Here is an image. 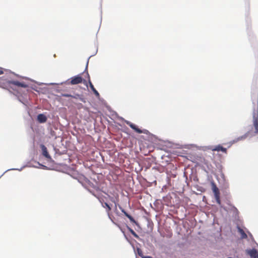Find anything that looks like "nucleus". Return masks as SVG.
Returning <instances> with one entry per match:
<instances>
[{"mask_svg":"<svg viewBox=\"0 0 258 258\" xmlns=\"http://www.w3.org/2000/svg\"><path fill=\"white\" fill-rule=\"evenodd\" d=\"M248 135H249L248 132L245 133L244 135L240 136V137L236 138V139L232 141V143L233 144V143H236L239 141L245 140L248 137Z\"/></svg>","mask_w":258,"mask_h":258,"instance_id":"obj_13","label":"nucleus"},{"mask_svg":"<svg viewBox=\"0 0 258 258\" xmlns=\"http://www.w3.org/2000/svg\"><path fill=\"white\" fill-rule=\"evenodd\" d=\"M205 164H206V165H207V163L205 162Z\"/></svg>","mask_w":258,"mask_h":258,"instance_id":"obj_20","label":"nucleus"},{"mask_svg":"<svg viewBox=\"0 0 258 258\" xmlns=\"http://www.w3.org/2000/svg\"><path fill=\"white\" fill-rule=\"evenodd\" d=\"M127 228L128 230L131 232V233L136 238H139V236L138 234L130 227L127 226Z\"/></svg>","mask_w":258,"mask_h":258,"instance_id":"obj_15","label":"nucleus"},{"mask_svg":"<svg viewBox=\"0 0 258 258\" xmlns=\"http://www.w3.org/2000/svg\"><path fill=\"white\" fill-rule=\"evenodd\" d=\"M211 149L213 151H222L224 153L227 152V149L225 148H223L220 145L215 146L214 147H211Z\"/></svg>","mask_w":258,"mask_h":258,"instance_id":"obj_8","label":"nucleus"},{"mask_svg":"<svg viewBox=\"0 0 258 258\" xmlns=\"http://www.w3.org/2000/svg\"><path fill=\"white\" fill-rule=\"evenodd\" d=\"M119 209L121 210V211L124 214V215L127 217L130 220V221L131 222H133L134 223H135L136 224H137L136 221H135V220L133 218V217L132 216H131L130 215L128 214L125 211V210L122 209L121 207L119 206Z\"/></svg>","mask_w":258,"mask_h":258,"instance_id":"obj_11","label":"nucleus"},{"mask_svg":"<svg viewBox=\"0 0 258 258\" xmlns=\"http://www.w3.org/2000/svg\"><path fill=\"white\" fill-rule=\"evenodd\" d=\"M137 252H138V255L141 256L142 258H143V257L144 256V255H143V252L142 251V250L140 248H138L137 249Z\"/></svg>","mask_w":258,"mask_h":258,"instance_id":"obj_17","label":"nucleus"},{"mask_svg":"<svg viewBox=\"0 0 258 258\" xmlns=\"http://www.w3.org/2000/svg\"><path fill=\"white\" fill-rule=\"evenodd\" d=\"M238 231L241 234V236L242 238H246L247 237V235L243 230V229H241L240 228H238Z\"/></svg>","mask_w":258,"mask_h":258,"instance_id":"obj_16","label":"nucleus"},{"mask_svg":"<svg viewBox=\"0 0 258 258\" xmlns=\"http://www.w3.org/2000/svg\"><path fill=\"white\" fill-rule=\"evenodd\" d=\"M102 206L103 208H105L107 209L106 211L108 214V217L110 218V212L111 210L110 206L107 203H102Z\"/></svg>","mask_w":258,"mask_h":258,"instance_id":"obj_14","label":"nucleus"},{"mask_svg":"<svg viewBox=\"0 0 258 258\" xmlns=\"http://www.w3.org/2000/svg\"><path fill=\"white\" fill-rule=\"evenodd\" d=\"M61 96L65 97H72L76 99H79L80 101L84 103H86V99L84 97L83 95L81 94H75V95H72L70 94L62 93L61 94Z\"/></svg>","mask_w":258,"mask_h":258,"instance_id":"obj_4","label":"nucleus"},{"mask_svg":"<svg viewBox=\"0 0 258 258\" xmlns=\"http://www.w3.org/2000/svg\"><path fill=\"white\" fill-rule=\"evenodd\" d=\"M253 124L255 128V133L258 135V106L253 111Z\"/></svg>","mask_w":258,"mask_h":258,"instance_id":"obj_2","label":"nucleus"},{"mask_svg":"<svg viewBox=\"0 0 258 258\" xmlns=\"http://www.w3.org/2000/svg\"><path fill=\"white\" fill-rule=\"evenodd\" d=\"M143 258H152L150 256H144Z\"/></svg>","mask_w":258,"mask_h":258,"instance_id":"obj_19","label":"nucleus"},{"mask_svg":"<svg viewBox=\"0 0 258 258\" xmlns=\"http://www.w3.org/2000/svg\"><path fill=\"white\" fill-rule=\"evenodd\" d=\"M251 258H258V252L255 249L249 250L247 251Z\"/></svg>","mask_w":258,"mask_h":258,"instance_id":"obj_9","label":"nucleus"},{"mask_svg":"<svg viewBox=\"0 0 258 258\" xmlns=\"http://www.w3.org/2000/svg\"><path fill=\"white\" fill-rule=\"evenodd\" d=\"M83 82L84 84H86V81L85 80H83L81 75H79L71 78V81L69 83L71 85H77Z\"/></svg>","mask_w":258,"mask_h":258,"instance_id":"obj_3","label":"nucleus"},{"mask_svg":"<svg viewBox=\"0 0 258 258\" xmlns=\"http://www.w3.org/2000/svg\"><path fill=\"white\" fill-rule=\"evenodd\" d=\"M216 202L218 204H220V195H218V197H215Z\"/></svg>","mask_w":258,"mask_h":258,"instance_id":"obj_18","label":"nucleus"},{"mask_svg":"<svg viewBox=\"0 0 258 258\" xmlns=\"http://www.w3.org/2000/svg\"><path fill=\"white\" fill-rule=\"evenodd\" d=\"M37 120L40 123H44L46 121L47 117L43 114H39L37 116Z\"/></svg>","mask_w":258,"mask_h":258,"instance_id":"obj_12","label":"nucleus"},{"mask_svg":"<svg viewBox=\"0 0 258 258\" xmlns=\"http://www.w3.org/2000/svg\"><path fill=\"white\" fill-rule=\"evenodd\" d=\"M125 123L128 125H129L133 130H134L136 132H137V133L138 134H142V133H145V131H143L142 130H141V129H140L139 128H138L136 125L133 124V123H132L131 122L128 121V120H125Z\"/></svg>","mask_w":258,"mask_h":258,"instance_id":"obj_5","label":"nucleus"},{"mask_svg":"<svg viewBox=\"0 0 258 258\" xmlns=\"http://www.w3.org/2000/svg\"><path fill=\"white\" fill-rule=\"evenodd\" d=\"M212 188L215 197H218V195H220L219 190L214 182L212 183Z\"/></svg>","mask_w":258,"mask_h":258,"instance_id":"obj_10","label":"nucleus"},{"mask_svg":"<svg viewBox=\"0 0 258 258\" xmlns=\"http://www.w3.org/2000/svg\"><path fill=\"white\" fill-rule=\"evenodd\" d=\"M40 147L42 150V155L46 158L50 159L51 157L47 151V148L44 145H41Z\"/></svg>","mask_w":258,"mask_h":258,"instance_id":"obj_7","label":"nucleus"},{"mask_svg":"<svg viewBox=\"0 0 258 258\" xmlns=\"http://www.w3.org/2000/svg\"><path fill=\"white\" fill-rule=\"evenodd\" d=\"M87 75L88 76V83H89L90 87L91 88L92 91L93 92V93H94L95 96L96 97H99V96H100L99 93L96 90V89L94 88L93 85L92 84V82H91V81L90 80V77H89V75L88 73H87Z\"/></svg>","mask_w":258,"mask_h":258,"instance_id":"obj_6","label":"nucleus"},{"mask_svg":"<svg viewBox=\"0 0 258 258\" xmlns=\"http://www.w3.org/2000/svg\"><path fill=\"white\" fill-rule=\"evenodd\" d=\"M3 69L0 68V75L3 74ZM0 87L7 89L10 91L12 90L17 94H20L19 90L20 87L27 88L28 85L24 82H20L18 81H10L5 77L0 78Z\"/></svg>","mask_w":258,"mask_h":258,"instance_id":"obj_1","label":"nucleus"}]
</instances>
